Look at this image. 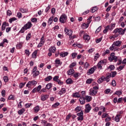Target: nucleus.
<instances>
[{
  "instance_id": "1",
  "label": "nucleus",
  "mask_w": 126,
  "mask_h": 126,
  "mask_svg": "<svg viewBox=\"0 0 126 126\" xmlns=\"http://www.w3.org/2000/svg\"><path fill=\"white\" fill-rule=\"evenodd\" d=\"M126 28L123 29L122 28H117L113 31V33H115L114 36H113L110 38H117L119 37V35H125V32H126Z\"/></svg>"
},
{
  "instance_id": "2",
  "label": "nucleus",
  "mask_w": 126,
  "mask_h": 126,
  "mask_svg": "<svg viewBox=\"0 0 126 126\" xmlns=\"http://www.w3.org/2000/svg\"><path fill=\"white\" fill-rule=\"evenodd\" d=\"M37 83L38 82L34 80L30 81L27 84L26 87L28 88H30V87H32V86H36Z\"/></svg>"
},
{
  "instance_id": "3",
  "label": "nucleus",
  "mask_w": 126,
  "mask_h": 126,
  "mask_svg": "<svg viewBox=\"0 0 126 126\" xmlns=\"http://www.w3.org/2000/svg\"><path fill=\"white\" fill-rule=\"evenodd\" d=\"M67 19V16H66V15H65V14H63L60 18V22H61V23H65V22H66V20Z\"/></svg>"
},
{
  "instance_id": "4",
  "label": "nucleus",
  "mask_w": 126,
  "mask_h": 126,
  "mask_svg": "<svg viewBox=\"0 0 126 126\" xmlns=\"http://www.w3.org/2000/svg\"><path fill=\"white\" fill-rule=\"evenodd\" d=\"M42 89V86L39 85L37 87L34 88L32 91V93H36L39 92L40 93V91Z\"/></svg>"
},
{
  "instance_id": "5",
  "label": "nucleus",
  "mask_w": 126,
  "mask_h": 126,
  "mask_svg": "<svg viewBox=\"0 0 126 126\" xmlns=\"http://www.w3.org/2000/svg\"><path fill=\"white\" fill-rule=\"evenodd\" d=\"M97 68V67L94 66V67L91 68L90 69L88 70L87 74L88 75L90 74H93L94 72H95V70H96V69Z\"/></svg>"
},
{
  "instance_id": "6",
  "label": "nucleus",
  "mask_w": 126,
  "mask_h": 126,
  "mask_svg": "<svg viewBox=\"0 0 126 126\" xmlns=\"http://www.w3.org/2000/svg\"><path fill=\"white\" fill-rule=\"evenodd\" d=\"M77 116H78L77 120L78 121H83V111H81L80 113H78L77 114Z\"/></svg>"
},
{
  "instance_id": "7",
  "label": "nucleus",
  "mask_w": 126,
  "mask_h": 126,
  "mask_svg": "<svg viewBox=\"0 0 126 126\" xmlns=\"http://www.w3.org/2000/svg\"><path fill=\"white\" fill-rule=\"evenodd\" d=\"M112 46H113V47H121V46H122V41L117 40L114 41Z\"/></svg>"
},
{
  "instance_id": "8",
  "label": "nucleus",
  "mask_w": 126,
  "mask_h": 126,
  "mask_svg": "<svg viewBox=\"0 0 126 126\" xmlns=\"http://www.w3.org/2000/svg\"><path fill=\"white\" fill-rule=\"evenodd\" d=\"M59 78H60L59 76H55L53 78V80L54 81H56V82H58L59 85H63V82H61V81L59 79Z\"/></svg>"
},
{
  "instance_id": "9",
  "label": "nucleus",
  "mask_w": 126,
  "mask_h": 126,
  "mask_svg": "<svg viewBox=\"0 0 126 126\" xmlns=\"http://www.w3.org/2000/svg\"><path fill=\"white\" fill-rule=\"evenodd\" d=\"M98 92V91L96 90H94L93 89H91L90 90V92H89V95L91 96H95L96 94H97Z\"/></svg>"
},
{
  "instance_id": "10",
  "label": "nucleus",
  "mask_w": 126,
  "mask_h": 126,
  "mask_svg": "<svg viewBox=\"0 0 126 126\" xmlns=\"http://www.w3.org/2000/svg\"><path fill=\"white\" fill-rule=\"evenodd\" d=\"M91 106H90L89 103H88L85 105V111L86 113H89L91 111Z\"/></svg>"
},
{
  "instance_id": "11",
  "label": "nucleus",
  "mask_w": 126,
  "mask_h": 126,
  "mask_svg": "<svg viewBox=\"0 0 126 126\" xmlns=\"http://www.w3.org/2000/svg\"><path fill=\"white\" fill-rule=\"evenodd\" d=\"M25 28V30H27V29H30L31 27H32V23L31 22H28L27 24L24 26Z\"/></svg>"
},
{
  "instance_id": "12",
  "label": "nucleus",
  "mask_w": 126,
  "mask_h": 126,
  "mask_svg": "<svg viewBox=\"0 0 126 126\" xmlns=\"http://www.w3.org/2000/svg\"><path fill=\"white\" fill-rule=\"evenodd\" d=\"M64 31L65 32V34H66V35H72V31L69 30L66 28H65Z\"/></svg>"
},
{
  "instance_id": "13",
  "label": "nucleus",
  "mask_w": 126,
  "mask_h": 126,
  "mask_svg": "<svg viewBox=\"0 0 126 126\" xmlns=\"http://www.w3.org/2000/svg\"><path fill=\"white\" fill-rule=\"evenodd\" d=\"M49 98V95L47 94H42L41 95V101H46L47 99Z\"/></svg>"
},
{
  "instance_id": "14",
  "label": "nucleus",
  "mask_w": 126,
  "mask_h": 126,
  "mask_svg": "<svg viewBox=\"0 0 126 126\" xmlns=\"http://www.w3.org/2000/svg\"><path fill=\"white\" fill-rule=\"evenodd\" d=\"M104 81H105V76H102L97 80V83L101 84V83H103Z\"/></svg>"
},
{
  "instance_id": "15",
  "label": "nucleus",
  "mask_w": 126,
  "mask_h": 126,
  "mask_svg": "<svg viewBox=\"0 0 126 126\" xmlns=\"http://www.w3.org/2000/svg\"><path fill=\"white\" fill-rule=\"evenodd\" d=\"M112 77V75H111V73H108L107 74L106 77H105V80L106 81V82H109L110 81V78Z\"/></svg>"
},
{
  "instance_id": "16",
  "label": "nucleus",
  "mask_w": 126,
  "mask_h": 126,
  "mask_svg": "<svg viewBox=\"0 0 126 126\" xmlns=\"http://www.w3.org/2000/svg\"><path fill=\"white\" fill-rule=\"evenodd\" d=\"M85 100H86V102L87 103L89 102H91L92 100V97L89 96V95H86L85 97Z\"/></svg>"
},
{
  "instance_id": "17",
  "label": "nucleus",
  "mask_w": 126,
  "mask_h": 126,
  "mask_svg": "<svg viewBox=\"0 0 126 126\" xmlns=\"http://www.w3.org/2000/svg\"><path fill=\"white\" fill-rule=\"evenodd\" d=\"M79 101L81 105H84L85 104V98L83 97H80Z\"/></svg>"
},
{
  "instance_id": "18",
  "label": "nucleus",
  "mask_w": 126,
  "mask_h": 126,
  "mask_svg": "<svg viewBox=\"0 0 126 126\" xmlns=\"http://www.w3.org/2000/svg\"><path fill=\"white\" fill-rule=\"evenodd\" d=\"M65 92H66V91L65 90V88H63L61 89V90L59 92L58 94H59V95H63V94H64Z\"/></svg>"
},
{
  "instance_id": "19",
  "label": "nucleus",
  "mask_w": 126,
  "mask_h": 126,
  "mask_svg": "<svg viewBox=\"0 0 126 126\" xmlns=\"http://www.w3.org/2000/svg\"><path fill=\"white\" fill-rule=\"evenodd\" d=\"M120 117H121L120 114H117L115 118V122H116L117 123H119V122H120Z\"/></svg>"
},
{
  "instance_id": "20",
  "label": "nucleus",
  "mask_w": 126,
  "mask_h": 126,
  "mask_svg": "<svg viewBox=\"0 0 126 126\" xmlns=\"http://www.w3.org/2000/svg\"><path fill=\"white\" fill-rule=\"evenodd\" d=\"M62 63H61V60H59V59H56L55 60V66H56L57 67H58V66H59V65L58 64H62Z\"/></svg>"
},
{
  "instance_id": "21",
  "label": "nucleus",
  "mask_w": 126,
  "mask_h": 126,
  "mask_svg": "<svg viewBox=\"0 0 126 126\" xmlns=\"http://www.w3.org/2000/svg\"><path fill=\"white\" fill-rule=\"evenodd\" d=\"M67 73L68 75H71V74L74 73V70L73 69H70L67 71Z\"/></svg>"
},
{
  "instance_id": "22",
  "label": "nucleus",
  "mask_w": 126,
  "mask_h": 126,
  "mask_svg": "<svg viewBox=\"0 0 126 126\" xmlns=\"http://www.w3.org/2000/svg\"><path fill=\"white\" fill-rule=\"evenodd\" d=\"M117 46H114L113 47V45H112L109 48V50L110 51H118L119 50V48H117L116 47Z\"/></svg>"
},
{
  "instance_id": "23",
  "label": "nucleus",
  "mask_w": 126,
  "mask_h": 126,
  "mask_svg": "<svg viewBox=\"0 0 126 126\" xmlns=\"http://www.w3.org/2000/svg\"><path fill=\"white\" fill-rule=\"evenodd\" d=\"M20 10L22 12V13H26L28 12V9L27 8H20Z\"/></svg>"
},
{
  "instance_id": "24",
  "label": "nucleus",
  "mask_w": 126,
  "mask_h": 126,
  "mask_svg": "<svg viewBox=\"0 0 126 126\" xmlns=\"http://www.w3.org/2000/svg\"><path fill=\"white\" fill-rule=\"evenodd\" d=\"M68 55V53L67 52H61L60 54V56H61L62 58H64L65 57H66Z\"/></svg>"
},
{
  "instance_id": "25",
  "label": "nucleus",
  "mask_w": 126,
  "mask_h": 126,
  "mask_svg": "<svg viewBox=\"0 0 126 126\" xmlns=\"http://www.w3.org/2000/svg\"><path fill=\"white\" fill-rule=\"evenodd\" d=\"M72 96L75 98H80V94H79V93L78 92L73 94Z\"/></svg>"
},
{
  "instance_id": "26",
  "label": "nucleus",
  "mask_w": 126,
  "mask_h": 126,
  "mask_svg": "<svg viewBox=\"0 0 126 126\" xmlns=\"http://www.w3.org/2000/svg\"><path fill=\"white\" fill-rule=\"evenodd\" d=\"M66 84H72L73 83V81L71 79V78H68L66 80Z\"/></svg>"
},
{
  "instance_id": "27",
  "label": "nucleus",
  "mask_w": 126,
  "mask_h": 126,
  "mask_svg": "<svg viewBox=\"0 0 126 126\" xmlns=\"http://www.w3.org/2000/svg\"><path fill=\"white\" fill-rule=\"evenodd\" d=\"M34 113H38L39 111H40V107H39V105H37L33 108Z\"/></svg>"
},
{
  "instance_id": "28",
  "label": "nucleus",
  "mask_w": 126,
  "mask_h": 126,
  "mask_svg": "<svg viewBox=\"0 0 126 126\" xmlns=\"http://www.w3.org/2000/svg\"><path fill=\"white\" fill-rule=\"evenodd\" d=\"M80 111H81V106H77L74 109V111L76 113H78Z\"/></svg>"
},
{
  "instance_id": "29",
  "label": "nucleus",
  "mask_w": 126,
  "mask_h": 126,
  "mask_svg": "<svg viewBox=\"0 0 126 126\" xmlns=\"http://www.w3.org/2000/svg\"><path fill=\"white\" fill-rule=\"evenodd\" d=\"M53 87V84L52 83H48L46 86V89H48V90L51 89V87Z\"/></svg>"
},
{
  "instance_id": "30",
  "label": "nucleus",
  "mask_w": 126,
  "mask_h": 126,
  "mask_svg": "<svg viewBox=\"0 0 126 126\" xmlns=\"http://www.w3.org/2000/svg\"><path fill=\"white\" fill-rule=\"evenodd\" d=\"M93 81H94V79L89 78L87 80L86 83H87V84H90L91 83L93 82Z\"/></svg>"
},
{
  "instance_id": "31",
  "label": "nucleus",
  "mask_w": 126,
  "mask_h": 126,
  "mask_svg": "<svg viewBox=\"0 0 126 126\" xmlns=\"http://www.w3.org/2000/svg\"><path fill=\"white\" fill-rule=\"evenodd\" d=\"M53 19H54V16H52L51 17H50L48 22V25H51L52 23H53Z\"/></svg>"
},
{
  "instance_id": "32",
  "label": "nucleus",
  "mask_w": 126,
  "mask_h": 126,
  "mask_svg": "<svg viewBox=\"0 0 126 126\" xmlns=\"http://www.w3.org/2000/svg\"><path fill=\"white\" fill-rule=\"evenodd\" d=\"M52 79H53V77H52V76H48L44 79V80L45 81H50L52 80Z\"/></svg>"
},
{
  "instance_id": "33",
  "label": "nucleus",
  "mask_w": 126,
  "mask_h": 126,
  "mask_svg": "<svg viewBox=\"0 0 126 126\" xmlns=\"http://www.w3.org/2000/svg\"><path fill=\"white\" fill-rule=\"evenodd\" d=\"M56 47L53 46L49 48V52H50V53H55V52H56Z\"/></svg>"
},
{
  "instance_id": "34",
  "label": "nucleus",
  "mask_w": 126,
  "mask_h": 126,
  "mask_svg": "<svg viewBox=\"0 0 126 126\" xmlns=\"http://www.w3.org/2000/svg\"><path fill=\"white\" fill-rule=\"evenodd\" d=\"M24 112H25V109L22 108L21 109L18 111V114L19 115H22V114L24 113Z\"/></svg>"
},
{
  "instance_id": "35",
  "label": "nucleus",
  "mask_w": 126,
  "mask_h": 126,
  "mask_svg": "<svg viewBox=\"0 0 126 126\" xmlns=\"http://www.w3.org/2000/svg\"><path fill=\"white\" fill-rule=\"evenodd\" d=\"M84 39L87 41H89L90 40V36L88 34L85 35L84 36Z\"/></svg>"
},
{
  "instance_id": "36",
  "label": "nucleus",
  "mask_w": 126,
  "mask_h": 126,
  "mask_svg": "<svg viewBox=\"0 0 126 126\" xmlns=\"http://www.w3.org/2000/svg\"><path fill=\"white\" fill-rule=\"evenodd\" d=\"M81 74L78 72H75L73 74V76L75 78H78L79 76H80Z\"/></svg>"
},
{
  "instance_id": "37",
  "label": "nucleus",
  "mask_w": 126,
  "mask_h": 126,
  "mask_svg": "<svg viewBox=\"0 0 126 126\" xmlns=\"http://www.w3.org/2000/svg\"><path fill=\"white\" fill-rule=\"evenodd\" d=\"M26 84V82L20 83L19 85V88L20 89H21L22 88H23V87H24Z\"/></svg>"
},
{
  "instance_id": "38",
  "label": "nucleus",
  "mask_w": 126,
  "mask_h": 126,
  "mask_svg": "<svg viewBox=\"0 0 126 126\" xmlns=\"http://www.w3.org/2000/svg\"><path fill=\"white\" fill-rule=\"evenodd\" d=\"M109 29H110V26H109V25H108L105 28V30H103L104 34H106V33H107V32H108V30H109Z\"/></svg>"
},
{
  "instance_id": "39",
  "label": "nucleus",
  "mask_w": 126,
  "mask_h": 126,
  "mask_svg": "<svg viewBox=\"0 0 126 126\" xmlns=\"http://www.w3.org/2000/svg\"><path fill=\"white\" fill-rule=\"evenodd\" d=\"M17 20V19H16V18L13 17V18H11L9 19V22L10 23H12V22H13V21H15V20Z\"/></svg>"
},
{
  "instance_id": "40",
  "label": "nucleus",
  "mask_w": 126,
  "mask_h": 126,
  "mask_svg": "<svg viewBox=\"0 0 126 126\" xmlns=\"http://www.w3.org/2000/svg\"><path fill=\"white\" fill-rule=\"evenodd\" d=\"M123 94V93L121 91H116L115 93L114 94V95H118V96H120V95H122Z\"/></svg>"
},
{
  "instance_id": "41",
  "label": "nucleus",
  "mask_w": 126,
  "mask_h": 126,
  "mask_svg": "<svg viewBox=\"0 0 126 126\" xmlns=\"http://www.w3.org/2000/svg\"><path fill=\"white\" fill-rule=\"evenodd\" d=\"M39 74H40V72L37 70L34 72V74L33 75V77L35 78L36 76H38Z\"/></svg>"
},
{
  "instance_id": "42",
  "label": "nucleus",
  "mask_w": 126,
  "mask_h": 126,
  "mask_svg": "<svg viewBox=\"0 0 126 126\" xmlns=\"http://www.w3.org/2000/svg\"><path fill=\"white\" fill-rule=\"evenodd\" d=\"M108 69H110V70H114L115 69V66L114 65H110L108 67Z\"/></svg>"
},
{
  "instance_id": "43",
  "label": "nucleus",
  "mask_w": 126,
  "mask_h": 126,
  "mask_svg": "<svg viewBox=\"0 0 126 126\" xmlns=\"http://www.w3.org/2000/svg\"><path fill=\"white\" fill-rule=\"evenodd\" d=\"M125 65H121L119 67H117V70H119L120 71H121V70L124 69V68H125Z\"/></svg>"
},
{
  "instance_id": "44",
  "label": "nucleus",
  "mask_w": 126,
  "mask_h": 126,
  "mask_svg": "<svg viewBox=\"0 0 126 126\" xmlns=\"http://www.w3.org/2000/svg\"><path fill=\"white\" fill-rule=\"evenodd\" d=\"M97 10V7L95 6L92 8V10H91V12L92 13L95 12Z\"/></svg>"
},
{
  "instance_id": "45",
  "label": "nucleus",
  "mask_w": 126,
  "mask_h": 126,
  "mask_svg": "<svg viewBox=\"0 0 126 126\" xmlns=\"http://www.w3.org/2000/svg\"><path fill=\"white\" fill-rule=\"evenodd\" d=\"M38 51L37 50H35L32 54V58H36V56H37V53Z\"/></svg>"
},
{
  "instance_id": "46",
  "label": "nucleus",
  "mask_w": 126,
  "mask_h": 126,
  "mask_svg": "<svg viewBox=\"0 0 126 126\" xmlns=\"http://www.w3.org/2000/svg\"><path fill=\"white\" fill-rule=\"evenodd\" d=\"M111 77H115L117 75V71L111 72Z\"/></svg>"
},
{
  "instance_id": "47",
  "label": "nucleus",
  "mask_w": 126,
  "mask_h": 126,
  "mask_svg": "<svg viewBox=\"0 0 126 126\" xmlns=\"http://www.w3.org/2000/svg\"><path fill=\"white\" fill-rule=\"evenodd\" d=\"M5 22H4L1 27V31H4V30H5Z\"/></svg>"
},
{
  "instance_id": "48",
  "label": "nucleus",
  "mask_w": 126,
  "mask_h": 126,
  "mask_svg": "<svg viewBox=\"0 0 126 126\" xmlns=\"http://www.w3.org/2000/svg\"><path fill=\"white\" fill-rule=\"evenodd\" d=\"M112 59L113 61H114L115 63L118 62V57L117 56H113L112 57Z\"/></svg>"
},
{
  "instance_id": "49",
  "label": "nucleus",
  "mask_w": 126,
  "mask_h": 126,
  "mask_svg": "<svg viewBox=\"0 0 126 126\" xmlns=\"http://www.w3.org/2000/svg\"><path fill=\"white\" fill-rule=\"evenodd\" d=\"M3 80L4 82H8V77L7 76H4L3 77Z\"/></svg>"
},
{
  "instance_id": "50",
  "label": "nucleus",
  "mask_w": 126,
  "mask_h": 126,
  "mask_svg": "<svg viewBox=\"0 0 126 126\" xmlns=\"http://www.w3.org/2000/svg\"><path fill=\"white\" fill-rule=\"evenodd\" d=\"M8 100H15V98H14V96H13L12 94L10 95L8 97Z\"/></svg>"
},
{
  "instance_id": "51",
  "label": "nucleus",
  "mask_w": 126,
  "mask_h": 126,
  "mask_svg": "<svg viewBox=\"0 0 126 126\" xmlns=\"http://www.w3.org/2000/svg\"><path fill=\"white\" fill-rule=\"evenodd\" d=\"M30 38H31V33H29L27 34V35L26 36L27 41H28V40H29V39H30Z\"/></svg>"
},
{
  "instance_id": "52",
  "label": "nucleus",
  "mask_w": 126,
  "mask_h": 126,
  "mask_svg": "<svg viewBox=\"0 0 126 126\" xmlns=\"http://www.w3.org/2000/svg\"><path fill=\"white\" fill-rule=\"evenodd\" d=\"M58 106H60V103L59 102H56L54 104L52 105V107L53 108H57Z\"/></svg>"
},
{
  "instance_id": "53",
  "label": "nucleus",
  "mask_w": 126,
  "mask_h": 126,
  "mask_svg": "<svg viewBox=\"0 0 126 126\" xmlns=\"http://www.w3.org/2000/svg\"><path fill=\"white\" fill-rule=\"evenodd\" d=\"M6 13L8 16H10L11 14H12V12H11V11H10V10H8L6 12Z\"/></svg>"
},
{
  "instance_id": "54",
  "label": "nucleus",
  "mask_w": 126,
  "mask_h": 126,
  "mask_svg": "<svg viewBox=\"0 0 126 126\" xmlns=\"http://www.w3.org/2000/svg\"><path fill=\"white\" fill-rule=\"evenodd\" d=\"M76 65V63H71L69 65V67L71 68V67H74V66H75Z\"/></svg>"
},
{
  "instance_id": "55",
  "label": "nucleus",
  "mask_w": 126,
  "mask_h": 126,
  "mask_svg": "<svg viewBox=\"0 0 126 126\" xmlns=\"http://www.w3.org/2000/svg\"><path fill=\"white\" fill-rule=\"evenodd\" d=\"M90 66V65L89 64V63H86L84 64V67L85 68H87L88 67H89Z\"/></svg>"
},
{
  "instance_id": "56",
  "label": "nucleus",
  "mask_w": 126,
  "mask_h": 126,
  "mask_svg": "<svg viewBox=\"0 0 126 126\" xmlns=\"http://www.w3.org/2000/svg\"><path fill=\"white\" fill-rule=\"evenodd\" d=\"M1 94L2 97H4L5 96V90H2Z\"/></svg>"
},
{
  "instance_id": "57",
  "label": "nucleus",
  "mask_w": 126,
  "mask_h": 126,
  "mask_svg": "<svg viewBox=\"0 0 126 126\" xmlns=\"http://www.w3.org/2000/svg\"><path fill=\"white\" fill-rule=\"evenodd\" d=\"M25 28L24 26V27H22L21 30L20 31V33H23L24 32H25Z\"/></svg>"
},
{
  "instance_id": "58",
  "label": "nucleus",
  "mask_w": 126,
  "mask_h": 126,
  "mask_svg": "<svg viewBox=\"0 0 126 126\" xmlns=\"http://www.w3.org/2000/svg\"><path fill=\"white\" fill-rule=\"evenodd\" d=\"M82 26L85 27V28H88L89 27V25L87 23V24L85 23L83 24Z\"/></svg>"
},
{
  "instance_id": "59",
  "label": "nucleus",
  "mask_w": 126,
  "mask_h": 126,
  "mask_svg": "<svg viewBox=\"0 0 126 126\" xmlns=\"http://www.w3.org/2000/svg\"><path fill=\"white\" fill-rule=\"evenodd\" d=\"M43 44H44V43L42 42H40L37 45V48H41V47L43 46Z\"/></svg>"
},
{
  "instance_id": "60",
  "label": "nucleus",
  "mask_w": 126,
  "mask_h": 126,
  "mask_svg": "<svg viewBox=\"0 0 126 126\" xmlns=\"http://www.w3.org/2000/svg\"><path fill=\"white\" fill-rule=\"evenodd\" d=\"M102 37H100L96 40V43H100L102 41Z\"/></svg>"
},
{
  "instance_id": "61",
  "label": "nucleus",
  "mask_w": 126,
  "mask_h": 126,
  "mask_svg": "<svg viewBox=\"0 0 126 126\" xmlns=\"http://www.w3.org/2000/svg\"><path fill=\"white\" fill-rule=\"evenodd\" d=\"M76 56H77V53H74L72 54L73 59H75V58H76Z\"/></svg>"
},
{
  "instance_id": "62",
  "label": "nucleus",
  "mask_w": 126,
  "mask_h": 126,
  "mask_svg": "<svg viewBox=\"0 0 126 126\" xmlns=\"http://www.w3.org/2000/svg\"><path fill=\"white\" fill-rule=\"evenodd\" d=\"M16 48L17 49H21V48H22V45L20 44H17Z\"/></svg>"
},
{
  "instance_id": "63",
  "label": "nucleus",
  "mask_w": 126,
  "mask_h": 126,
  "mask_svg": "<svg viewBox=\"0 0 126 126\" xmlns=\"http://www.w3.org/2000/svg\"><path fill=\"white\" fill-rule=\"evenodd\" d=\"M105 94H109V93L111 92V89H107L105 90Z\"/></svg>"
},
{
  "instance_id": "64",
  "label": "nucleus",
  "mask_w": 126,
  "mask_h": 126,
  "mask_svg": "<svg viewBox=\"0 0 126 126\" xmlns=\"http://www.w3.org/2000/svg\"><path fill=\"white\" fill-rule=\"evenodd\" d=\"M31 105H32V103H27L25 104V106L26 108H30Z\"/></svg>"
}]
</instances>
